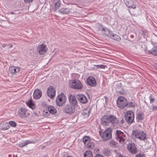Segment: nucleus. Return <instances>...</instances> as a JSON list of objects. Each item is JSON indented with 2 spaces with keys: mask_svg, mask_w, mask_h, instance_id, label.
<instances>
[{
  "mask_svg": "<svg viewBox=\"0 0 157 157\" xmlns=\"http://www.w3.org/2000/svg\"><path fill=\"white\" fill-rule=\"evenodd\" d=\"M101 124L104 126L109 125L111 124L113 126L118 124V120L117 118L114 116L104 115L101 119Z\"/></svg>",
  "mask_w": 157,
  "mask_h": 157,
  "instance_id": "obj_1",
  "label": "nucleus"
},
{
  "mask_svg": "<svg viewBox=\"0 0 157 157\" xmlns=\"http://www.w3.org/2000/svg\"><path fill=\"white\" fill-rule=\"evenodd\" d=\"M112 129L111 128H108L105 131H100L99 133L100 136L104 141H107L112 137Z\"/></svg>",
  "mask_w": 157,
  "mask_h": 157,
  "instance_id": "obj_2",
  "label": "nucleus"
},
{
  "mask_svg": "<svg viewBox=\"0 0 157 157\" xmlns=\"http://www.w3.org/2000/svg\"><path fill=\"white\" fill-rule=\"evenodd\" d=\"M132 136L134 137L135 138L141 140H144L146 137V135L144 132L142 131L137 129L132 131Z\"/></svg>",
  "mask_w": 157,
  "mask_h": 157,
  "instance_id": "obj_3",
  "label": "nucleus"
},
{
  "mask_svg": "<svg viewBox=\"0 0 157 157\" xmlns=\"http://www.w3.org/2000/svg\"><path fill=\"white\" fill-rule=\"evenodd\" d=\"M117 106L120 109H123L127 107L128 102L126 98L122 96L118 98L117 100Z\"/></svg>",
  "mask_w": 157,
  "mask_h": 157,
  "instance_id": "obj_4",
  "label": "nucleus"
},
{
  "mask_svg": "<svg viewBox=\"0 0 157 157\" xmlns=\"http://www.w3.org/2000/svg\"><path fill=\"white\" fill-rule=\"evenodd\" d=\"M71 87L74 89L81 90L83 87V85L81 82L77 79H75L70 82Z\"/></svg>",
  "mask_w": 157,
  "mask_h": 157,
  "instance_id": "obj_5",
  "label": "nucleus"
},
{
  "mask_svg": "<svg viewBox=\"0 0 157 157\" xmlns=\"http://www.w3.org/2000/svg\"><path fill=\"white\" fill-rule=\"evenodd\" d=\"M125 120L128 124H131L134 121V114L132 111H128L124 114Z\"/></svg>",
  "mask_w": 157,
  "mask_h": 157,
  "instance_id": "obj_6",
  "label": "nucleus"
},
{
  "mask_svg": "<svg viewBox=\"0 0 157 157\" xmlns=\"http://www.w3.org/2000/svg\"><path fill=\"white\" fill-rule=\"evenodd\" d=\"M18 116L22 118H27L30 115L28 109L24 107L21 108L18 111Z\"/></svg>",
  "mask_w": 157,
  "mask_h": 157,
  "instance_id": "obj_7",
  "label": "nucleus"
},
{
  "mask_svg": "<svg viewBox=\"0 0 157 157\" xmlns=\"http://www.w3.org/2000/svg\"><path fill=\"white\" fill-rule=\"evenodd\" d=\"M66 98L63 93H61L58 95L56 100L57 105L61 106L66 102Z\"/></svg>",
  "mask_w": 157,
  "mask_h": 157,
  "instance_id": "obj_8",
  "label": "nucleus"
},
{
  "mask_svg": "<svg viewBox=\"0 0 157 157\" xmlns=\"http://www.w3.org/2000/svg\"><path fill=\"white\" fill-rule=\"evenodd\" d=\"M116 138L117 140L122 144L125 143V140L124 137L125 136L124 133L120 130H117L115 133Z\"/></svg>",
  "mask_w": 157,
  "mask_h": 157,
  "instance_id": "obj_9",
  "label": "nucleus"
},
{
  "mask_svg": "<svg viewBox=\"0 0 157 157\" xmlns=\"http://www.w3.org/2000/svg\"><path fill=\"white\" fill-rule=\"evenodd\" d=\"M47 94L48 96L51 98H53L56 95L55 88L52 86H49L47 89Z\"/></svg>",
  "mask_w": 157,
  "mask_h": 157,
  "instance_id": "obj_10",
  "label": "nucleus"
},
{
  "mask_svg": "<svg viewBox=\"0 0 157 157\" xmlns=\"http://www.w3.org/2000/svg\"><path fill=\"white\" fill-rule=\"evenodd\" d=\"M64 112L67 113L72 114L75 111V107L71 105H66L64 109Z\"/></svg>",
  "mask_w": 157,
  "mask_h": 157,
  "instance_id": "obj_11",
  "label": "nucleus"
},
{
  "mask_svg": "<svg viewBox=\"0 0 157 157\" xmlns=\"http://www.w3.org/2000/svg\"><path fill=\"white\" fill-rule=\"evenodd\" d=\"M86 83L88 85L92 86H95L96 85L95 78L92 76H90L87 78Z\"/></svg>",
  "mask_w": 157,
  "mask_h": 157,
  "instance_id": "obj_12",
  "label": "nucleus"
},
{
  "mask_svg": "<svg viewBox=\"0 0 157 157\" xmlns=\"http://www.w3.org/2000/svg\"><path fill=\"white\" fill-rule=\"evenodd\" d=\"M69 100L70 105L72 106L75 107L77 105L78 101L75 96L70 95L69 97Z\"/></svg>",
  "mask_w": 157,
  "mask_h": 157,
  "instance_id": "obj_13",
  "label": "nucleus"
},
{
  "mask_svg": "<svg viewBox=\"0 0 157 157\" xmlns=\"http://www.w3.org/2000/svg\"><path fill=\"white\" fill-rule=\"evenodd\" d=\"M127 148L132 154H135L137 152L136 148L134 143L129 144L127 146Z\"/></svg>",
  "mask_w": 157,
  "mask_h": 157,
  "instance_id": "obj_14",
  "label": "nucleus"
},
{
  "mask_svg": "<svg viewBox=\"0 0 157 157\" xmlns=\"http://www.w3.org/2000/svg\"><path fill=\"white\" fill-rule=\"evenodd\" d=\"M39 49V53L41 55H43L48 50L46 48V45L44 44H42L38 46Z\"/></svg>",
  "mask_w": 157,
  "mask_h": 157,
  "instance_id": "obj_15",
  "label": "nucleus"
},
{
  "mask_svg": "<svg viewBox=\"0 0 157 157\" xmlns=\"http://www.w3.org/2000/svg\"><path fill=\"white\" fill-rule=\"evenodd\" d=\"M77 97L78 101L82 103L85 104L88 101L87 98L83 94H78Z\"/></svg>",
  "mask_w": 157,
  "mask_h": 157,
  "instance_id": "obj_16",
  "label": "nucleus"
},
{
  "mask_svg": "<svg viewBox=\"0 0 157 157\" xmlns=\"http://www.w3.org/2000/svg\"><path fill=\"white\" fill-rule=\"evenodd\" d=\"M126 6L129 8H132L134 9L136 8V5L133 4L131 0H123Z\"/></svg>",
  "mask_w": 157,
  "mask_h": 157,
  "instance_id": "obj_17",
  "label": "nucleus"
},
{
  "mask_svg": "<svg viewBox=\"0 0 157 157\" xmlns=\"http://www.w3.org/2000/svg\"><path fill=\"white\" fill-rule=\"evenodd\" d=\"M42 92L38 89L35 90L33 93V98L35 99H39L41 96Z\"/></svg>",
  "mask_w": 157,
  "mask_h": 157,
  "instance_id": "obj_18",
  "label": "nucleus"
},
{
  "mask_svg": "<svg viewBox=\"0 0 157 157\" xmlns=\"http://www.w3.org/2000/svg\"><path fill=\"white\" fill-rule=\"evenodd\" d=\"M20 70V67H15L14 66H12L9 68V71L10 72L13 74H16L17 72H19Z\"/></svg>",
  "mask_w": 157,
  "mask_h": 157,
  "instance_id": "obj_19",
  "label": "nucleus"
},
{
  "mask_svg": "<svg viewBox=\"0 0 157 157\" xmlns=\"http://www.w3.org/2000/svg\"><path fill=\"white\" fill-rule=\"evenodd\" d=\"M144 118V116L143 113H138L136 114V120L138 122H141L142 120Z\"/></svg>",
  "mask_w": 157,
  "mask_h": 157,
  "instance_id": "obj_20",
  "label": "nucleus"
},
{
  "mask_svg": "<svg viewBox=\"0 0 157 157\" xmlns=\"http://www.w3.org/2000/svg\"><path fill=\"white\" fill-rule=\"evenodd\" d=\"M54 6V10L56 11L59 7L60 5V0H53Z\"/></svg>",
  "mask_w": 157,
  "mask_h": 157,
  "instance_id": "obj_21",
  "label": "nucleus"
},
{
  "mask_svg": "<svg viewBox=\"0 0 157 157\" xmlns=\"http://www.w3.org/2000/svg\"><path fill=\"white\" fill-rule=\"evenodd\" d=\"M48 110L52 114H54L56 113L57 110L53 106L50 105L47 107Z\"/></svg>",
  "mask_w": 157,
  "mask_h": 157,
  "instance_id": "obj_22",
  "label": "nucleus"
},
{
  "mask_svg": "<svg viewBox=\"0 0 157 157\" xmlns=\"http://www.w3.org/2000/svg\"><path fill=\"white\" fill-rule=\"evenodd\" d=\"M58 12L60 13L63 14H68L70 12V10L68 8H63L58 10Z\"/></svg>",
  "mask_w": 157,
  "mask_h": 157,
  "instance_id": "obj_23",
  "label": "nucleus"
},
{
  "mask_svg": "<svg viewBox=\"0 0 157 157\" xmlns=\"http://www.w3.org/2000/svg\"><path fill=\"white\" fill-rule=\"evenodd\" d=\"M107 36L117 41H120L121 39L120 37L118 35L116 34H112L110 33H109V35H108Z\"/></svg>",
  "mask_w": 157,
  "mask_h": 157,
  "instance_id": "obj_24",
  "label": "nucleus"
},
{
  "mask_svg": "<svg viewBox=\"0 0 157 157\" xmlns=\"http://www.w3.org/2000/svg\"><path fill=\"white\" fill-rule=\"evenodd\" d=\"M69 14L71 16L74 17H77L79 15V13L77 12L75 9H71Z\"/></svg>",
  "mask_w": 157,
  "mask_h": 157,
  "instance_id": "obj_25",
  "label": "nucleus"
},
{
  "mask_svg": "<svg viewBox=\"0 0 157 157\" xmlns=\"http://www.w3.org/2000/svg\"><path fill=\"white\" fill-rule=\"evenodd\" d=\"M148 52L154 56H157V47L155 46L151 50H149Z\"/></svg>",
  "mask_w": 157,
  "mask_h": 157,
  "instance_id": "obj_26",
  "label": "nucleus"
},
{
  "mask_svg": "<svg viewBox=\"0 0 157 157\" xmlns=\"http://www.w3.org/2000/svg\"><path fill=\"white\" fill-rule=\"evenodd\" d=\"M90 110L89 109H85L83 110L82 114L85 116V117H88L89 115Z\"/></svg>",
  "mask_w": 157,
  "mask_h": 157,
  "instance_id": "obj_27",
  "label": "nucleus"
},
{
  "mask_svg": "<svg viewBox=\"0 0 157 157\" xmlns=\"http://www.w3.org/2000/svg\"><path fill=\"white\" fill-rule=\"evenodd\" d=\"M84 157H92L93 156L92 152L91 151H86L84 154Z\"/></svg>",
  "mask_w": 157,
  "mask_h": 157,
  "instance_id": "obj_28",
  "label": "nucleus"
},
{
  "mask_svg": "<svg viewBox=\"0 0 157 157\" xmlns=\"http://www.w3.org/2000/svg\"><path fill=\"white\" fill-rule=\"evenodd\" d=\"M86 145V147L89 149H92L94 147V144L92 142L90 141Z\"/></svg>",
  "mask_w": 157,
  "mask_h": 157,
  "instance_id": "obj_29",
  "label": "nucleus"
},
{
  "mask_svg": "<svg viewBox=\"0 0 157 157\" xmlns=\"http://www.w3.org/2000/svg\"><path fill=\"white\" fill-rule=\"evenodd\" d=\"M27 105L28 106L32 109H34L35 108V105L33 103L31 100H30L28 102H27Z\"/></svg>",
  "mask_w": 157,
  "mask_h": 157,
  "instance_id": "obj_30",
  "label": "nucleus"
},
{
  "mask_svg": "<svg viewBox=\"0 0 157 157\" xmlns=\"http://www.w3.org/2000/svg\"><path fill=\"white\" fill-rule=\"evenodd\" d=\"M31 142H30V140H28L27 141H23L22 142L19 143V146L21 147H23L24 146H25L26 145L29 144L31 143Z\"/></svg>",
  "mask_w": 157,
  "mask_h": 157,
  "instance_id": "obj_31",
  "label": "nucleus"
},
{
  "mask_svg": "<svg viewBox=\"0 0 157 157\" xmlns=\"http://www.w3.org/2000/svg\"><path fill=\"white\" fill-rule=\"evenodd\" d=\"M90 138L89 136H85L83 139V141L85 145L89 142L90 140Z\"/></svg>",
  "mask_w": 157,
  "mask_h": 157,
  "instance_id": "obj_32",
  "label": "nucleus"
},
{
  "mask_svg": "<svg viewBox=\"0 0 157 157\" xmlns=\"http://www.w3.org/2000/svg\"><path fill=\"white\" fill-rule=\"evenodd\" d=\"M103 153L104 155L109 156L111 155V152L107 149H105L103 150Z\"/></svg>",
  "mask_w": 157,
  "mask_h": 157,
  "instance_id": "obj_33",
  "label": "nucleus"
},
{
  "mask_svg": "<svg viewBox=\"0 0 157 157\" xmlns=\"http://www.w3.org/2000/svg\"><path fill=\"white\" fill-rule=\"evenodd\" d=\"M46 110H44L43 111V114L44 116H45L46 117H48L49 115V113H50L49 112L48 110V109H47Z\"/></svg>",
  "mask_w": 157,
  "mask_h": 157,
  "instance_id": "obj_34",
  "label": "nucleus"
},
{
  "mask_svg": "<svg viewBox=\"0 0 157 157\" xmlns=\"http://www.w3.org/2000/svg\"><path fill=\"white\" fill-rule=\"evenodd\" d=\"M3 124L6 127H4L2 128V129L3 130H5L8 129L9 128V124L7 122H4Z\"/></svg>",
  "mask_w": 157,
  "mask_h": 157,
  "instance_id": "obj_35",
  "label": "nucleus"
},
{
  "mask_svg": "<svg viewBox=\"0 0 157 157\" xmlns=\"http://www.w3.org/2000/svg\"><path fill=\"white\" fill-rule=\"evenodd\" d=\"M9 124L13 127H16L17 126L16 123L14 121H10L9 122Z\"/></svg>",
  "mask_w": 157,
  "mask_h": 157,
  "instance_id": "obj_36",
  "label": "nucleus"
},
{
  "mask_svg": "<svg viewBox=\"0 0 157 157\" xmlns=\"http://www.w3.org/2000/svg\"><path fill=\"white\" fill-rule=\"evenodd\" d=\"M117 144V143L113 140L111 141L110 142V145L113 147H115Z\"/></svg>",
  "mask_w": 157,
  "mask_h": 157,
  "instance_id": "obj_37",
  "label": "nucleus"
},
{
  "mask_svg": "<svg viewBox=\"0 0 157 157\" xmlns=\"http://www.w3.org/2000/svg\"><path fill=\"white\" fill-rule=\"evenodd\" d=\"M128 107H134L136 105L135 103L132 102H130L128 103Z\"/></svg>",
  "mask_w": 157,
  "mask_h": 157,
  "instance_id": "obj_38",
  "label": "nucleus"
},
{
  "mask_svg": "<svg viewBox=\"0 0 157 157\" xmlns=\"http://www.w3.org/2000/svg\"><path fill=\"white\" fill-rule=\"evenodd\" d=\"M152 94H151L150 96L149 97V98L150 100V103H152L154 102L155 101V98H152Z\"/></svg>",
  "mask_w": 157,
  "mask_h": 157,
  "instance_id": "obj_39",
  "label": "nucleus"
},
{
  "mask_svg": "<svg viewBox=\"0 0 157 157\" xmlns=\"http://www.w3.org/2000/svg\"><path fill=\"white\" fill-rule=\"evenodd\" d=\"M98 68H100L102 69H104L105 67V66L103 65H96Z\"/></svg>",
  "mask_w": 157,
  "mask_h": 157,
  "instance_id": "obj_40",
  "label": "nucleus"
},
{
  "mask_svg": "<svg viewBox=\"0 0 157 157\" xmlns=\"http://www.w3.org/2000/svg\"><path fill=\"white\" fill-rule=\"evenodd\" d=\"M136 157H144V155L143 154H140L137 155Z\"/></svg>",
  "mask_w": 157,
  "mask_h": 157,
  "instance_id": "obj_41",
  "label": "nucleus"
},
{
  "mask_svg": "<svg viewBox=\"0 0 157 157\" xmlns=\"http://www.w3.org/2000/svg\"><path fill=\"white\" fill-rule=\"evenodd\" d=\"M94 157H104L103 155L100 154H97Z\"/></svg>",
  "mask_w": 157,
  "mask_h": 157,
  "instance_id": "obj_42",
  "label": "nucleus"
},
{
  "mask_svg": "<svg viewBox=\"0 0 157 157\" xmlns=\"http://www.w3.org/2000/svg\"><path fill=\"white\" fill-rule=\"evenodd\" d=\"M33 0H24V2L26 3H29L30 2H32Z\"/></svg>",
  "mask_w": 157,
  "mask_h": 157,
  "instance_id": "obj_43",
  "label": "nucleus"
},
{
  "mask_svg": "<svg viewBox=\"0 0 157 157\" xmlns=\"http://www.w3.org/2000/svg\"><path fill=\"white\" fill-rule=\"evenodd\" d=\"M101 30L103 31L104 32L107 30V31L109 32V30L108 29L106 28H103Z\"/></svg>",
  "mask_w": 157,
  "mask_h": 157,
  "instance_id": "obj_44",
  "label": "nucleus"
},
{
  "mask_svg": "<svg viewBox=\"0 0 157 157\" xmlns=\"http://www.w3.org/2000/svg\"><path fill=\"white\" fill-rule=\"evenodd\" d=\"M7 45L8 46L9 48H11L13 46V44H9Z\"/></svg>",
  "mask_w": 157,
  "mask_h": 157,
  "instance_id": "obj_45",
  "label": "nucleus"
},
{
  "mask_svg": "<svg viewBox=\"0 0 157 157\" xmlns=\"http://www.w3.org/2000/svg\"><path fill=\"white\" fill-rule=\"evenodd\" d=\"M152 109L153 110H156L157 109V107L156 106H153L152 107Z\"/></svg>",
  "mask_w": 157,
  "mask_h": 157,
  "instance_id": "obj_46",
  "label": "nucleus"
},
{
  "mask_svg": "<svg viewBox=\"0 0 157 157\" xmlns=\"http://www.w3.org/2000/svg\"><path fill=\"white\" fill-rule=\"evenodd\" d=\"M7 45L6 44H3L2 45V47L3 48H5L6 46Z\"/></svg>",
  "mask_w": 157,
  "mask_h": 157,
  "instance_id": "obj_47",
  "label": "nucleus"
},
{
  "mask_svg": "<svg viewBox=\"0 0 157 157\" xmlns=\"http://www.w3.org/2000/svg\"><path fill=\"white\" fill-rule=\"evenodd\" d=\"M117 157H124L123 156L120 155H119Z\"/></svg>",
  "mask_w": 157,
  "mask_h": 157,
  "instance_id": "obj_48",
  "label": "nucleus"
},
{
  "mask_svg": "<svg viewBox=\"0 0 157 157\" xmlns=\"http://www.w3.org/2000/svg\"><path fill=\"white\" fill-rule=\"evenodd\" d=\"M13 157H17V155H13Z\"/></svg>",
  "mask_w": 157,
  "mask_h": 157,
  "instance_id": "obj_49",
  "label": "nucleus"
},
{
  "mask_svg": "<svg viewBox=\"0 0 157 157\" xmlns=\"http://www.w3.org/2000/svg\"><path fill=\"white\" fill-rule=\"evenodd\" d=\"M121 123H122V124L123 123H124V120H122L121 121Z\"/></svg>",
  "mask_w": 157,
  "mask_h": 157,
  "instance_id": "obj_50",
  "label": "nucleus"
},
{
  "mask_svg": "<svg viewBox=\"0 0 157 157\" xmlns=\"http://www.w3.org/2000/svg\"><path fill=\"white\" fill-rule=\"evenodd\" d=\"M8 156H9V157H10L11 156V155H8Z\"/></svg>",
  "mask_w": 157,
  "mask_h": 157,
  "instance_id": "obj_51",
  "label": "nucleus"
},
{
  "mask_svg": "<svg viewBox=\"0 0 157 157\" xmlns=\"http://www.w3.org/2000/svg\"><path fill=\"white\" fill-rule=\"evenodd\" d=\"M129 12L130 13V14H131V15H132V13H131V12H130V11L129 10Z\"/></svg>",
  "mask_w": 157,
  "mask_h": 157,
  "instance_id": "obj_52",
  "label": "nucleus"
},
{
  "mask_svg": "<svg viewBox=\"0 0 157 157\" xmlns=\"http://www.w3.org/2000/svg\"><path fill=\"white\" fill-rule=\"evenodd\" d=\"M73 157L72 156H67V157Z\"/></svg>",
  "mask_w": 157,
  "mask_h": 157,
  "instance_id": "obj_53",
  "label": "nucleus"
},
{
  "mask_svg": "<svg viewBox=\"0 0 157 157\" xmlns=\"http://www.w3.org/2000/svg\"><path fill=\"white\" fill-rule=\"evenodd\" d=\"M11 13V14H13V13Z\"/></svg>",
  "mask_w": 157,
  "mask_h": 157,
  "instance_id": "obj_54",
  "label": "nucleus"
}]
</instances>
